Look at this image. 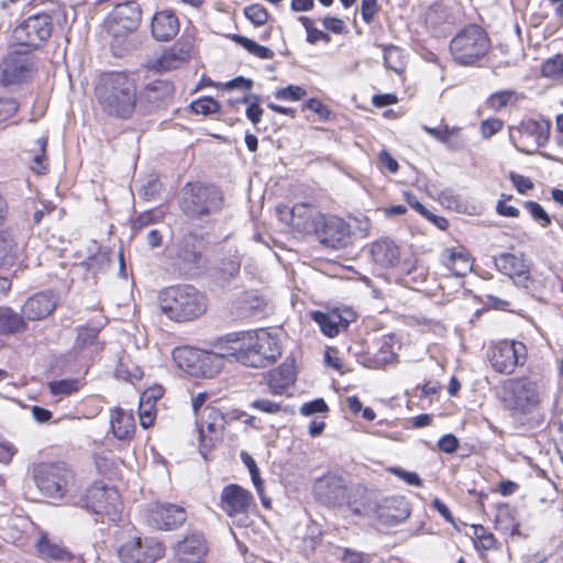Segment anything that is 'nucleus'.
Masks as SVG:
<instances>
[{"label":"nucleus","mask_w":563,"mask_h":563,"mask_svg":"<svg viewBox=\"0 0 563 563\" xmlns=\"http://www.w3.org/2000/svg\"><path fill=\"white\" fill-rule=\"evenodd\" d=\"M224 353L250 367H265L282 354L278 339L267 330L243 332L229 335Z\"/></svg>","instance_id":"nucleus-1"},{"label":"nucleus","mask_w":563,"mask_h":563,"mask_svg":"<svg viewBox=\"0 0 563 563\" xmlns=\"http://www.w3.org/2000/svg\"><path fill=\"white\" fill-rule=\"evenodd\" d=\"M102 109L110 115L129 118L136 106V87L123 73L106 75L96 88Z\"/></svg>","instance_id":"nucleus-2"},{"label":"nucleus","mask_w":563,"mask_h":563,"mask_svg":"<svg viewBox=\"0 0 563 563\" xmlns=\"http://www.w3.org/2000/svg\"><path fill=\"white\" fill-rule=\"evenodd\" d=\"M162 311L177 322L189 321L207 310V297L191 285H178L163 289L158 296Z\"/></svg>","instance_id":"nucleus-3"},{"label":"nucleus","mask_w":563,"mask_h":563,"mask_svg":"<svg viewBox=\"0 0 563 563\" xmlns=\"http://www.w3.org/2000/svg\"><path fill=\"white\" fill-rule=\"evenodd\" d=\"M490 41L478 25L462 29L450 42L453 59L462 66H474L489 52Z\"/></svg>","instance_id":"nucleus-4"},{"label":"nucleus","mask_w":563,"mask_h":563,"mask_svg":"<svg viewBox=\"0 0 563 563\" xmlns=\"http://www.w3.org/2000/svg\"><path fill=\"white\" fill-rule=\"evenodd\" d=\"M503 390L506 408L523 415L538 410L544 395L543 386L528 377L507 379Z\"/></svg>","instance_id":"nucleus-5"},{"label":"nucleus","mask_w":563,"mask_h":563,"mask_svg":"<svg viewBox=\"0 0 563 563\" xmlns=\"http://www.w3.org/2000/svg\"><path fill=\"white\" fill-rule=\"evenodd\" d=\"M36 70L37 62L32 51L13 44L0 64V80L3 86L19 85Z\"/></svg>","instance_id":"nucleus-6"},{"label":"nucleus","mask_w":563,"mask_h":563,"mask_svg":"<svg viewBox=\"0 0 563 563\" xmlns=\"http://www.w3.org/2000/svg\"><path fill=\"white\" fill-rule=\"evenodd\" d=\"M550 129L551 123L548 120H523L518 126H510V140L518 152L531 155L547 145Z\"/></svg>","instance_id":"nucleus-7"},{"label":"nucleus","mask_w":563,"mask_h":563,"mask_svg":"<svg viewBox=\"0 0 563 563\" xmlns=\"http://www.w3.org/2000/svg\"><path fill=\"white\" fill-rule=\"evenodd\" d=\"M37 488L46 496L59 498L73 484V472L63 463L40 464L34 468Z\"/></svg>","instance_id":"nucleus-8"},{"label":"nucleus","mask_w":563,"mask_h":563,"mask_svg":"<svg viewBox=\"0 0 563 563\" xmlns=\"http://www.w3.org/2000/svg\"><path fill=\"white\" fill-rule=\"evenodd\" d=\"M220 205V192L214 187L188 184L183 189L181 209L191 217L205 216Z\"/></svg>","instance_id":"nucleus-9"},{"label":"nucleus","mask_w":563,"mask_h":563,"mask_svg":"<svg viewBox=\"0 0 563 563\" xmlns=\"http://www.w3.org/2000/svg\"><path fill=\"white\" fill-rule=\"evenodd\" d=\"M488 360L500 374H511L527 360V347L522 342L503 340L489 347Z\"/></svg>","instance_id":"nucleus-10"},{"label":"nucleus","mask_w":563,"mask_h":563,"mask_svg":"<svg viewBox=\"0 0 563 563\" xmlns=\"http://www.w3.org/2000/svg\"><path fill=\"white\" fill-rule=\"evenodd\" d=\"M52 33V20L47 14H35L27 18L13 30L14 45L34 49L45 42Z\"/></svg>","instance_id":"nucleus-11"},{"label":"nucleus","mask_w":563,"mask_h":563,"mask_svg":"<svg viewBox=\"0 0 563 563\" xmlns=\"http://www.w3.org/2000/svg\"><path fill=\"white\" fill-rule=\"evenodd\" d=\"M85 507L97 515H104L115 521L122 510L118 490L101 484H93L86 493Z\"/></svg>","instance_id":"nucleus-12"},{"label":"nucleus","mask_w":563,"mask_h":563,"mask_svg":"<svg viewBox=\"0 0 563 563\" xmlns=\"http://www.w3.org/2000/svg\"><path fill=\"white\" fill-rule=\"evenodd\" d=\"M165 553L164 545L153 538L141 539L134 537L125 541L119 556L122 563H154Z\"/></svg>","instance_id":"nucleus-13"},{"label":"nucleus","mask_w":563,"mask_h":563,"mask_svg":"<svg viewBox=\"0 0 563 563\" xmlns=\"http://www.w3.org/2000/svg\"><path fill=\"white\" fill-rule=\"evenodd\" d=\"M253 506L254 498L247 489L236 484L223 487L219 507L231 519L244 522Z\"/></svg>","instance_id":"nucleus-14"},{"label":"nucleus","mask_w":563,"mask_h":563,"mask_svg":"<svg viewBox=\"0 0 563 563\" xmlns=\"http://www.w3.org/2000/svg\"><path fill=\"white\" fill-rule=\"evenodd\" d=\"M196 423L200 438V451L209 450L214 445V441L221 439L225 427L223 413L216 407L206 406L201 415L196 417Z\"/></svg>","instance_id":"nucleus-15"},{"label":"nucleus","mask_w":563,"mask_h":563,"mask_svg":"<svg viewBox=\"0 0 563 563\" xmlns=\"http://www.w3.org/2000/svg\"><path fill=\"white\" fill-rule=\"evenodd\" d=\"M320 224L312 232L320 243L331 249H340L349 243L350 229L345 221L334 216H323Z\"/></svg>","instance_id":"nucleus-16"},{"label":"nucleus","mask_w":563,"mask_h":563,"mask_svg":"<svg viewBox=\"0 0 563 563\" xmlns=\"http://www.w3.org/2000/svg\"><path fill=\"white\" fill-rule=\"evenodd\" d=\"M208 552V542L201 533H188L174 545V561L175 563H202Z\"/></svg>","instance_id":"nucleus-17"},{"label":"nucleus","mask_w":563,"mask_h":563,"mask_svg":"<svg viewBox=\"0 0 563 563\" xmlns=\"http://www.w3.org/2000/svg\"><path fill=\"white\" fill-rule=\"evenodd\" d=\"M496 268L510 277L515 284L527 287L530 279V265L523 254L500 253L494 256Z\"/></svg>","instance_id":"nucleus-18"},{"label":"nucleus","mask_w":563,"mask_h":563,"mask_svg":"<svg viewBox=\"0 0 563 563\" xmlns=\"http://www.w3.org/2000/svg\"><path fill=\"white\" fill-rule=\"evenodd\" d=\"M410 515L409 503L405 497H379L375 517L384 525H397Z\"/></svg>","instance_id":"nucleus-19"},{"label":"nucleus","mask_w":563,"mask_h":563,"mask_svg":"<svg viewBox=\"0 0 563 563\" xmlns=\"http://www.w3.org/2000/svg\"><path fill=\"white\" fill-rule=\"evenodd\" d=\"M187 519L186 510L174 504H163L150 510L148 521L157 528L172 530L181 526Z\"/></svg>","instance_id":"nucleus-20"},{"label":"nucleus","mask_w":563,"mask_h":563,"mask_svg":"<svg viewBox=\"0 0 563 563\" xmlns=\"http://www.w3.org/2000/svg\"><path fill=\"white\" fill-rule=\"evenodd\" d=\"M290 224L295 230L305 234H312L323 217L317 209L307 203H296L290 212Z\"/></svg>","instance_id":"nucleus-21"},{"label":"nucleus","mask_w":563,"mask_h":563,"mask_svg":"<svg viewBox=\"0 0 563 563\" xmlns=\"http://www.w3.org/2000/svg\"><path fill=\"white\" fill-rule=\"evenodd\" d=\"M179 27V20L170 10L158 11L152 19V35L159 42H168L173 40L178 34Z\"/></svg>","instance_id":"nucleus-22"},{"label":"nucleus","mask_w":563,"mask_h":563,"mask_svg":"<svg viewBox=\"0 0 563 563\" xmlns=\"http://www.w3.org/2000/svg\"><path fill=\"white\" fill-rule=\"evenodd\" d=\"M379 497L377 493L358 486L351 492L347 507L355 515L375 517Z\"/></svg>","instance_id":"nucleus-23"},{"label":"nucleus","mask_w":563,"mask_h":563,"mask_svg":"<svg viewBox=\"0 0 563 563\" xmlns=\"http://www.w3.org/2000/svg\"><path fill=\"white\" fill-rule=\"evenodd\" d=\"M57 306V299L53 292L42 291L30 297L24 306L23 313L29 320H41L48 317Z\"/></svg>","instance_id":"nucleus-24"},{"label":"nucleus","mask_w":563,"mask_h":563,"mask_svg":"<svg viewBox=\"0 0 563 563\" xmlns=\"http://www.w3.org/2000/svg\"><path fill=\"white\" fill-rule=\"evenodd\" d=\"M189 46L176 44L164 51L158 58L152 60L150 68L158 73L173 70L185 64L189 59Z\"/></svg>","instance_id":"nucleus-25"},{"label":"nucleus","mask_w":563,"mask_h":563,"mask_svg":"<svg viewBox=\"0 0 563 563\" xmlns=\"http://www.w3.org/2000/svg\"><path fill=\"white\" fill-rule=\"evenodd\" d=\"M173 85L167 80H155L147 84L140 95V103L146 107H161L173 96Z\"/></svg>","instance_id":"nucleus-26"},{"label":"nucleus","mask_w":563,"mask_h":563,"mask_svg":"<svg viewBox=\"0 0 563 563\" xmlns=\"http://www.w3.org/2000/svg\"><path fill=\"white\" fill-rule=\"evenodd\" d=\"M37 551L43 559L48 561L57 563H82L80 556L75 555L67 548L49 540L47 537H42L37 541Z\"/></svg>","instance_id":"nucleus-27"},{"label":"nucleus","mask_w":563,"mask_h":563,"mask_svg":"<svg viewBox=\"0 0 563 563\" xmlns=\"http://www.w3.org/2000/svg\"><path fill=\"white\" fill-rule=\"evenodd\" d=\"M225 341L218 346V352L205 351L200 357L197 374L195 377L211 378L216 376L224 366V360H231V356L224 353Z\"/></svg>","instance_id":"nucleus-28"},{"label":"nucleus","mask_w":563,"mask_h":563,"mask_svg":"<svg viewBox=\"0 0 563 563\" xmlns=\"http://www.w3.org/2000/svg\"><path fill=\"white\" fill-rule=\"evenodd\" d=\"M442 263L454 276H465L472 271L473 265L470 254L461 247L444 250Z\"/></svg>","instance_id":"nucleus-29"},{"label":"nucleus","mask_w":563,"mask_h":563,"mask_svg":"<svg viewBox=\"0 0 563 563\" xmlns=\"http://www.w3.org/2000/svg\"><path fill=\"white\" fill-rule=\"evenodd\" d=\"M371 256L373 261L383 266L391 267L399 262V249L389 239H382L372 244Z\"/></svg>","instance_id":"nucleus-30"},{"label":"nucleus","mask_w":563,"mask_h":563,"mask_svg":"<svg viewBox=\"0 0 563 563\" xmlns=\"http://www.w3.org/2000/svg\"><path fill=\"white\" fill-rule=\"evenodd\" d=\"M312 319L319 324L322 333L329 338H334L349 325V320L343 318L336 310L328 312L316 311L312 313Z\"/></svg>","instance_id":"nucleus-31"},{"label":"nucleus","mask_w":563,"mask_h":563,"mask_svg":"<svg viewBox=\"0 0 563 563\" xmlns=\"http://www.w3.org/2000/svg\"><path fill=\"white\" fill-rule=\"evenodd\" d=\"M110 423L114 437L119 440L131 438L135 431V421L132 412L121 408H115L111 411Z\"/></svg>","instance_id":"nucleus-32"},{"label":"nucleus","mask_w":563,"mask_h":563,"mask_svg":"<svg viewBox=\"0 0 563 563\" xmlns=\"http://www.w3.org/2000/svg\"><path fill=\"white\" fill-rule=\"evenodd\" d=\"M203 350L190 346L177 347L173 352V358L177 366L190 376H196L200 357L203 356Z\"/></svg>","instance_id":"nucleus-33"},{"label":"nucleus","mask_w":563,"mask_h":563,"mask_svg":"<svg viewBox=\"0 0 563 563\" xmlns=\"http://www.w3.org/2000/svg\"><path fill=\"white\" fill-rule=\"evenodd\" d=\"M296 374L292 365L283 364L268 374V387L275 395H280L295 383Z\"/></svg>","instance_id":"nucleus-34"},{"label":"nucleus","mask_w":563,"mask_h":563,"mask_svg":"<svg viewBox=\"0 0 563 563\" xmlns=\"http://www.w3.org/2000/svg\"><path fill=\"white\" fill-rule=\"evenodd\" d=\"M202 243L201 240L195 235H187L183 239L177 256L189 268L197 265L201 258Z\"/></svg>","instance_id":"nucleus-35"},{"label":"nucleus","mask_w":563,"mask_h":563,"mask_svg":"<svg viewBox=\"0 0 563 563\" xmlns=\"http://www.w3.org/2000/svg\"><path fill=\"white\" fill-rule=\"evenodd\" d=\"M26 322L23 316L9 307H0V334L8 335L24 331Z\"/></svg>","instance_id":"nucleus-36"},{"label":"nucleus","mask_w":563,"mask_h":563,"mask_svg":"<svg viewBox=\"0 0 563 563\" xmlns=\"http://www.w3.org/2000/svg\"><path fill=\"white\" fill-rule=\"evenodd\" d=\"M316 490L328 503L336 504L345 497V488L339 479L333 477L319 481Z\"/></svg>","instance_id":"nucleus-37"},{"label":"nucleus","mask_w":563,"mask_h":563,"mask_svg":"<svg viewBox=\"0 0 563 563\" xmlns=\"http://www.w3.org/2000/svg\"><path fill=\"white\" fill-rule=\"evenodd\" d=\"M235 313L246 318L263 308L264 301L253 291H245L234 301Z\"/></svg>","instance_id":"nucleus-38"},{"label":"nucleus","mask_w":563,"mask_h":563,"mask_svg":"<svg viewBox=\"0 0 563 563\" xmlns=\"http://www.w3.org/2000/svg\"><path fill=\"white\" fill-rule=\"evenodd\" d=\"M140 11L131 4H121L117 7L114 23L121 24L126 31H133L137 27Z\"/></svg>","instance_id":"nucleus-39"},{"label":"nucleus","mask_w":563,"mask_h":563,"mask_svg":"<svg viewBox=\"0 0 563 563\" xmlns=\"http://www.w3.org/2000/svg\"><path fill=\"white\" fill-rule=\"evenodd\" d=\"M232 40L243 46L249 53L252 55L262 58V59H271L274 57V52L263 45L257 44L255 41L250 40L243 35L234 34Z\"/></svg>","instance_id":"nucleus-40"},{"label":"nucleus","mask_w":563,"mask_h":563,"mask_svg":"<svg viewBox=\"0 0 563 563\" xmlns=\"http://www.w3.org/2000/svg\"><path fill=\"white\" fill-rule=\"evenodd\" d=\"M81 382L77 378L59 379L48 383L49 391L55 396H69L80 389Z\"/></svg>","instance_id":"nucleus-41"},{"label":"nucleus","mask_w":563,"mask_h":563,"mask_svg":"<svg viewBox=\"0 0 563 563\" xmlns=\"http://www.w3.org/2000/svg\"><path fill=\"white\" fill-rule=\"evenodd\" d=\"M46 146H47V139L46 137H40L35 142V148L33 150L34 156L31 163V168L33 172L37 174H44L47 170V163H46Z\"/></svg>","instance_id":"nucleus-42"},{"label":"nucleus","mask_w":563,"mask_h":563,"mask_svg":"<svg viewBox=\"0 0 563 563\" xmlns=\"http://www.w3.org/2000/svg\"><path fill=\"white\" fill-rule=\"evenodd\" d=\"M385 67L400 74L405 68L401 49L397 46H388L384 48Z\"/></svg>","instance_id":"nucleus-43"},{"label":"nucleus","mask_w":563,"mask_h":563,"mask_svg":"<svg viewBox=\"0 0 563 563\" xmlns=\"http://www.w3.org/2000/svg\"><path fill=\"white\" fill-rule=\"evenodd\" d=\"M474 544L476 549L492 550L495 548L496 539L483 526H472Z\"/></svg>","instance_id":"nucleus-44"},{"label":"nucleus","mask_w":563,"mask_h":563,"mask_svg":"<svg viewBox=\"0 0 563 563\" xmlns=\"http://www.w3.org/2000/svg\"><path fill=\"white\" fill-rule=\"evenodd\" d=\"M110 263V257L107 251H103L101 249H98V251L89 256L84 265L86 266L87 271L91 272L92 274H97L100 272H103Z\"/></svg>","instance_id":"nucleus-45"},{"label":"nucleus","mask_w":563,"mask_h":563,"mask_svg":"<svg viewBox=\"0 0 563 563\" xmlns=\"http://www.w3.org/2000/svg\"><path fill=\"white\" fill-rule=\"evenodd\" d=\"M241 268V257L235 253L229 258H225L221 262L219 271L222 278L227 282L234 279Z\"/></svg>","instance_id":"nucleus-46"},{"label":"nucleus","mask_w":563,"mask_h":563,"mask_svg":"<svg viewBox=\"0 0 563 563\" xmlns=\"http://www.w3.org/2000/svg\"><path fill=\"white\" fill-rule=\"evenodd\" d=\"M190 108L197 114L208 115L217 113L220 110V104L213 98L206 97L194 101Z\"/></svg>","instance_id":"nucleus-47"},{"label":"nucleus","mask_w":563,"mask_h":563,"mask_svg":"<svg viewBox=\"0 0 563 563\" xmlns=\"http://www.w3.org/2000/svg\"><path fill=\"white\" fill-rule=\"evenodd\" d=\"M242 101L249 104L246 108L247 119L257 124L263 115V109L260 107L261 98L257 95H247Z\"/></svg>","instance_id":"nucleus-48"},{"label":"nucleus","mask_w":563,"mask_h":563,"mask_svg":"<svg viewBox=\"0 0 563 563\" xmlns=\"http://www.w3.org/2000/svg\"><path fill=\"white\" fill-rule=\"evenodd\" d=\"M525 206L529 210L533 220L537 221L542 228H547L551 223L549 214L541 205L534 201H527Z\"/></svg>","instance_id":"nucleus-49"},{"label":"nucleus","mask_w":563,"mask_h":563,"mask_svg":"<svg viewBox=\"0 0 563 563\" xmlns=\"http://www.w3.org/2000/svg\"><path fill=\"white\" fill-rule=\"evenodd\" d=\"M14 246L11 239L0 235V267L10 265L13 262Z\"/></svg>","instance_id":"nucleus-50"},{"label":"nucleus","mask_w":563,"mask_h":563,"mask_svg":"<svg viewBox=\"0 0 563 563\" xmlns=\"http://www.w3.org/2000/svg\"><path fill=\"white\" fill-rule=\"evenodd\" d=\"M245 15L255 25L261 26L267 22L268 13L262 4H252L245 8Z\"/></svg>","instance_id":"nucleus-51"},{"label":"nucleus","mask_w":563,"mask_h":563,"mask_svg":"<svg viewBox=\"0 0 563 563\" xmlns=\"http://www.w3.org/2000/svg\"><path fill=\"white\" fill-rule=\"evenodd\" d=\"M514 95L515 92L511 90L495 92L487 99V106L495 111H499L510 102Z\"/></svg>","instance_id":"nucleus-52"},{"label":"nucleus","mask_w":563,"mask_h":563,"mask_svg":"<svg viewBox=\"0 0 563 563\" xmlns=\"http://www.w3.org/2000/svg\"><path fill=\"white\" fill-rule=\"evenodd\" d=\"M306 96V90L296 85H289L288 87L278 89L275 92V97L279 100L297 101Z\"/></svg>","instance_id":"nucleus-53"},{"label":"nucleus","mask_w":563,"mask_h":563,"mask_svg":"<svg viewBox=\"0 0 563 563\" xmlns=\"http://www.w3.org/2000/svg\"><path fill=\"white\" fill-rule=\"evenodd\" d=\"M422 130L443 144L449 142V135H454L460 131V129L456 126L450 128L448 125H441L439 128L422 125Z\"/></svg>","instance_id":"nucleus-54"},{"label":"nucleus","mask_w":563,"mask_h":563,"mask_svg":"<svg viewBox=\"0 0 563 563\" xmlns=\"http://www.w3.org/2000/svg\"><path fill=\"white\" fill-rule=\"evenodd\" d=\"M541 74L544 77H556L563 74V58L555 56L545 60L541 67Z\"/></svg>","instance_id":"nucleus-55"},{"label":"nucleus","mask_w":563,"mask_h":563,"mask_svg":"<svg viewBox=\"0 0 563 563\" xmlns=\"http://www.w3.org/2000/svg\"><path fill=\"white\" fill-rule=\"evenodd\" d=\"M139 416L140 424L143 428L151 427L155 419V405L140 399Z\"/></svg>","instance_id":"nucleus-56"},{"label":"nucleus","mask_w":563,"mask_h":563,"mask_svg":"<svg viewBox=\"0 0 563 563\" xmlns=\"http://www.w3.org/2000/svg\"><path fill=\"white\" fill-rule=\"evenodd\" d=\"M241 459L250 471L254 486L257 488L258 492H261L263 489V482L260 478V471L258 467L256 466L255 461L246 452H243L241 454Z\"/></svg>","instance_id":"nucleus-57"},{"label":"nucleus","mask_w":563,"mask_h":563,"mask_svg":"<svg viewBox=\"0 0 563 563\" xmlns=\"http://www.w3.org/2000/svg\"><path fill=\"white\" fill-rule=\"evenodd\" d=\"M18 108L19 104L13 98L0 97V123L10 119Z\"/></svg>","instance_id":"nucleus-58"},{"label":"nucleus","mask_w":563,"mask_h":563,"mask_svg":"<svg viewBox=\"0 0 563 563\" xmlns=\"http://www.w3.org/2000/svg\"><path fill=\"white\" fill-rule=\"evenodd\" d=\"M504 126V122L500 119H487L481 124V132L485 139H489L494 134L498 133Z\"/></svg>","instance_id":"nucleus-59"},{"label":"nucleus","mask_w":563,"mask_h":563,"mask_svg":"<svg viewBox=\"0 0 563 563\" xmlns=\"http://www.w3.org/2000/svg\"><path fill=\"white\" fill-rule=\"evenodd\" d=\"M327 410L328 406L322 398L306 402L300 407V413L303 416H311L318 412H324Z\"/></svg>","instance_id":"nucleus-60"},{"label":"nucleus","mask_w":563,"mask_h":563,"mask_svg":"<svg viewBox=\"0 0 563 563\" xmlns=\"http://www.w3.org/2000/svg\"><path fill=\"white\" fill-rule=\"evenodd\" d=\"M378 11L377 0H362L361 2V14L366 23H371L374 20Z\"/></svg>","instance_id":"nucleus-61"},{"label":"nucleus","mask_w":563,"mask_h":563,"mask_svg":"<svg viewBox=\"0 0 563 563\" xmlns=\"http://www.w3.org/2000/svg\"><path fill=\"white\" fill-rule=\"evenodd\" d=\"M251 407L266 413H277L282 409L278 402L268 399H256L251 404Z\"/></svg>","instance_id":"nucleus-62"},{"label":"nucleus","mask_w":563,"mask_h":563,"mask_svg":"<svg viewBox=\"0 0 563 563\" xmlns=\"http://www.w3.org/2000/svg\"><path fill=\"white\" fill-rule=\"evenodd\" d=\"M438 446L442 452L452 454L457 450L459 440L453 434H445L439 440Z\"/></svg>","instance_id":"nucleus-63"},{"label":"nucleus","mask_w":563,"mask_h":563,"mask_svg":"<svg viewBox=\"0 0 563 563\" xmlns=\"http://www.w3.org/2000/svg\"><path fill=\"white\" fill-rule=\"evenodd\" d=\"M503 199H500L497 203L496 210L500 216L504 217H510L516 218L519 216V209L516 207L509 206L506 203V200L510 199V196H501Z\"/></svg>","instance_id":"nucleus-64"}]
</instances>
